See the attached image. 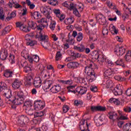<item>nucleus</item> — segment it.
I'll use <instances>...</instances> for the list:
<instances>
[{
	"mask_svg": "<svg viewBox=\"0 0 131 131\" xmlns=\"http://www.w3.org/2000/svg\"><path fill=\"white\" fill-rule=\"evenodd\" d=\"M14 98H24V93L22 91H16L14 93Z\"/></svg>",
	"mask_w": 131,
	"mask_h": 131,
	"instance_id": "28",
	"label": "nucleus"
},
{
	"mask_svg": "<svg viewBox=\"0 0 131 131\" xmlns=\"http://www.w3.org/2000/svg\"><path fill=\"white\" fill-rule=\"evenodd\" d=\"M51 10L52 8L49 7H42L40 8L41 13H42V14L45 16H47V15L51 14Z\"/></svg>",
	"mask_w": 131,
	"mask_h": 131,
	"instance_id": "13",
	"label": "nucleus"
},
{
	"mask_svg": "<svg viewBox=\"0 0 131 131\" xmlns=\"http://www.w3.org/2000/svg\"><path fill=\"white\" fill-rule=\"evenodd\" d=\"M112 81H111V80H106V86L107 89H109L110 88H112Z\"/></svg>",
	"mask_w": 131,
	"mask_h": 131,
	"instance_id": "55",
	"label": "nucleus"
},
{
	"mask_svg": "<svg viewBox=\"0 0 131 131\" xmlns=\"http://www.w3.org/2000/svg\"><path fill=\"white\" fill-rule=\"evenodd\" d=\"M76 92H77L79 95H81V96L86 93V92H88V88L81 86H78L76 89Z\"/></svg>",
	"mask_w": 131,
	"mask_h": 131,
	"instance_id": "11",
	"label": "nucleus"
},
{
	"mask_svg": "<svg viewBox=\"0 0 131 131\" xmlns=\"http://www.w3.org/2000/svg\"><path fill=\"white\" fill-rule=\"evenodd\" d=\"M5 90V92L4 94V96L6 97V98L8 100L9 103H11V101L9 100H12V91L10 89H7V87L6 89H4Z\"/></svg>",
	"mask_w": 131,
	"mask_h": 131,
	"instance_id": "15",
	"label": "nucleus"
},
{
	"mask_svg": "<svg viewBox=\"0 0 131 131\" xmlns=\"http://www.w3.org/2000/svg\"><path fill=\"white\" fill-rule=\"evenodd\" d=\"M36 27H37V30H40V32L41 31H42V29L45 28V25L42 24H40L38 26H37Z\"/></svg>",
	"mask_w": 131,
	"mask_h": 131,
	"instance_id": "63",
	"label": "nucleus"
},
{
	"mask_svg": "<svg viewBox=\"0 0 131 131\" xmlns=\"http://www.w3.org/2000/svg\"><path fill=\"white\" fill-rule=\"evenodd\" d=\"M96 21H97L99 24L101 25H105L107 23L106 18L102 14H98L96 16Z\"/></svg>",
	"mask_w": 131,
	"mask_h": 131,
	"instance_id": "4",
	"label": "nucleus"
},
{
	"mask_svg": "<svg viewBox=\"0 0 131 131\" xmlns=\"http://www.w3.org/2000/svg\"><path fill=\"white\" fill-rule=\"evenodd\" d=\"M126 95L127 96V97L131 96V88H128L127 90V91H126Z\"/></svg>",
	"mask_w": 131,
	"mask_h": 131,
	"instance_id": "64",
	"label": "nucleus"
},
{
	"mask_svg": "<svg viewBox=\"0 0 131 131\" xmlns=\"http://www.w3.org/2000/svg\"><path fill=\"white\" fill-rule=\"evenodd\" d=\"M108 117L112 120H119V116L117 115V113L114 112H110L108 114Z\"/></svg>",
	"mask_w": 131,
	"mask_h": 131,
	"instance_id": "21",
	"label": "nucleus"
},
{
	"mask_svg": "<svg viewBox=\"0 0 131 131\" xmlns=\"http://www.w3.org/2000/svg\"><path fill=\"white\" fill-rule=\"evenodd\" d=\"M30 15L32 18H33V19H35L36 20H38V19L41 18V15H40V13L38 11L31 12Z\"/></svg>",
	"mask_w": 131,
	"mask_h": 131,
	"instance_id": "22",
	"label": "nucleus"
},
{
	"mask_svg": "<svg viewBox=\"0 0 131 131\" xmlns=\"http://www.w3.org/2000/svg\"><path fill=\"white\" fill-rule=\"evenodd\" d=\"M117 72V69H107L104 71L105 76H111L112 74H115Z\"/></svg>",
	"mask_w": 131,
	"mask_h": 131,
	"instance_id": "12",
	"label": "nucleus"
},
{
	"mask_svg": "<svg viewBox=\"0 0 131 131\" xmlns=\"http://www.w3.org/2000/svg\"><path fill=\"white\" fill-rule=\"evenodd\" d=\"M7 89V84L3 82H0V92H3L4 90Z\"/></svg>",
	"mask_w": 131,
	"mask_h": 131,
	"instance_id": "49",
	"label": "nucleus"
},
{
	"mask_svg": "<svg viewBox=\"0 0 131 131\" xmlns=\"http://www.w3.org/2000/svg\"><path fill=\"white\" fill-rule=\"evenodd\" d=\"M22 82L17 78L14 79V81L12 83V88L14 90H18L21 86Z\"/></svg>",
	"mask_w": 131,
	"mask_h": 131,
	"instance_id": "9",
	"label": "nucleus"
},
{
	"mask_svg": "<svg viewBox=\"0 0 131 131\" xmlns=\"http://www.w3.org/2000/svg\"><path fill=\"white\" fill-rule=\"evenodd\" d=\"M37 62L39 61V57L37 55H33V61Z\"/></svg>",
	"mask_w": 131,
	"mask_h": 131,
	"instance_id": "62",
	"label": "nucleus"
},
{
	"mask_svg": "<svg viewBox=\"0 0 131 131\" xmlns=\"http://www.w3.org/2000/svg\"><path fill=\"white\" fill-rule=\"evenodd\" d=\"M41 46L43 47V48H45V49H48L50 46V42L48 40H45V41H43L41 42Z\"/></svg>",
	"mask_w": 131,
	"mask_h": 131,
	"instance_id": "33",
	"label": "nucleus"
},
{
	"mask_svg": "<svg viewBox=\"0 0 131 131\" xmlns=\"http://www.w3.org/2000/svg\"><path fill=\"white\" fill-rule=\"evenodd\" d=\"M4 76L6 77V78H9V77H13V75H14V73L13 71H11V70L7 69L4 71Z\"/></svg>",
	"mask_w": 131,
	"mask_h": 131,
	"instance_id": "25",
	"label": "nucleus"
},
{
	"mask_svg": "<svg viewBox=\"0 0 131 131\" xmlns=\"http://www.w3.org/2000/svg\"><path fill=\"white\" fill-rule=\"evenodd\" d=\"M26 60H28L31 64H32V63H33V55H29L28 57L26 58Z\"/></svg>",
	"mask_w": 131,
	"mask_h": 131,
	"instance_id": "59",
	"label": "nucleus"
},
{
	"mask_svg": "<svg viewBox=\"0 0 131 131\" xmlns=\"http://www.w3.org/2000/svg\"><path fill=\"white\" fill-rule=\"evenodd\" d=\"M34 107L35 110H42L43 108L46 107V102L41 100H36L34 102Z\"/></svg>",
	"mask_w": 131,
	"mask_h": 131,
	"instance_id": "2",
	"label": "nucleus"
},
{
	"mask_svg": "<svg viewBox=\"0 0 131 131\" xmlns=\"http://www.w3.org/2000/svg\"><path fill=\"white\" fill-rule=\"evenodd\" d=\"M8 51L6 49H2L0 51V59L4 61L7 59V57H8Z\"/></svg>",
	"mask_w": 131,
	"mask_h": 131,
	"instance_id": "17",
	"label": "nucleus"
},
{
	"mask_svg": "<svg viewBox=\"0 0 131 131\" xmlns=\"http://www.w3.org/2000/svg\"><path fill=\"white\" fill-rule=\"evenodd\" d=\"M83 123L80 125L79 128L81 131H90L89 127L91 126V123H88V122L86 123V125L84 126V121L82 122Z\"/></svg>",
	"mask_w": 131,
	"mask_h": 131,
	"instance_id": "16",
	"label": "nucleus"
},
{
	"mask_svg": "<svg viewBox=\"0 0 131 131\" xmlns=\"http://www.w3.org/2000/svg\"><path fill=\"white\" fill-rule=\"evenodd\" d=\"M34 77V74L33 73H29L28 75L25 79L24 83L25 85H30L31 84V80Z\"/></svg>",
	"mask_w": 131,
	"mask_h": 131,
	"instance_id": "7",
	"label": "nucleus"
},
{
	"mask_svg": "<svg viewBox=\"0 0 131 131\" xmlns=\"http://www.w3.org/2000/svg\"><path fill=\"white\" fill-rule=\"evenodd\" d=\"M29 119L26 116L22 115L20 116L18 119V123L21 125L23 124H26L28 122Z\"/></svg>",
	"mask_w": 131,
	"mask_h": 131,
	"instance_id": "8",
	"label": "nucleus"
},
{
	"mask_svg": "<svg viewBox=\"0 0 131 131\" xmlns=\"http://www.w3.org/2000/svg\"><path fill=\"white\" fill-rule=\"evenodd\" d=\"M67 66L68 68L74 69L77 68L79 66V64L77 62H70L68 63Z\"/></svg>",
	"mask_w": 131,
	"mask_h": 131,
	"instance_id": "26",
	"label": "nucleus"
},
{
	"mask_svg": "<svg viewBox=\"0 0 131 131\" xmlns=\"http://www.w3.org/2000/svg\"><path fill=\"white\" fill-rule=\"evenodd\" d=\"M82 38H83V34H82V33L80 32L78 33L77 37V41H81Z\"/></svg>",
	"mask_w": 131,
	"mask_h": 131,
	"instance_id": "51",
	"label": "nucleus"
},
{
	"mask_svg": "<svg viewBox=\"0 0 131 131\" xmlns=\"http://www.w3.org/2000/svg\"><path fill=\"white\" fill-rule=\"evenodd\" d=\"M105 118L103 116H100L98 118L95 117L94 121L98 126L102 125L103 124V121L104 120Z\"/></svg>",
	"mask_w": 131,
	"mask_h": 131,
	"instance_id": "14",
	"label": "nucleus"
},
{
	"mask_svg": "<svg viewBox=\"0 0 131 131\" xmlns=\"http://www.w3.org/2000/svg\"><path fill=\"white\" fill-rule=\"evenodd\" d=\"M108 102L110 103H114L115 105H120V101L118 100V99L112 98L110 99Z\"/></svg>",
	"mask_w": 131,
	"mask_h": 131,
	"instance_id": "31",
	"label": "nucleus"
},
{
	"mask_svg": "<svg viewBox=\"0 0 131 131\" xmlns=\"http://www.w3.org/2000/svg\"><path fill=\"white\" fill-rule=\"evenodd\" d=\"M24 107L26 108H31L33 106L32 101L30 100H27L24 104Z\"/></svg>",
	"mask_w": 131,
	"mask_h": 131,
	"instance_id": "27",
	"label": "nucleus"
},
{
	"mask_svg": "<svg viewBox=\"0 0 131 131\" xmlns=\"http://www.w3.org/2000/svg\"><path fill=\"white\" fill-rule=\"evenodd\" d=\"M18 44L16 45H13L10 47V50L14 53V54H17V50H18Z\"/></svg>",
	"mask_w": 131,
	"mask_h": 131,
	"instance_id": "36",
	"label": "nucleus"
},
{
	"mask_svg": "<svg viewBox=\"0 0 131 131\" xmlns=\"http://www.w3.org/2000/svg\"><path fill=\"white\" fill-rule=\"evenodd\" d=\"M108 28L107 26H103L102 28V34L103 35H108Z\"/></svg>",
	"mask_w": 131,
	"mask_h": 131,
	"instance_id": "50",
	"label": "nucleus"
},
{
	"mask_svg": "<svg viewBox=\"0 0 131 131\" xmlns=\"http://www.w3.org/2000/svg\"><path fill=\"white\" fill-rule=\"evenodd\" d=\"M114 78L116 80H118V81H124L126 79L124 78V77H122L120 75L119 76H115Z\"/></svg>",
	"mask_w": 131,
	"mask_h": 131,
	"instance_id": "38",
	"label": "nucleus"
},
{
	"mask_svg": "<svg viewBox=\"0 0 131 131\" xmlns=\"http://www.w3.org/2000/svg\"><path fill=\"white\" fill-rule=\"evenodd\" d=\"M91 110L92 112H96L97 111L104 112L106 111V107L100 105L92 106L91 107Z\"/></svg>",
	"mask_w": 131,
	"mask_h": 131,
	"instance_id": "10",
	"label": "nucleus"
},
{
	"mask_svg": "<svg viewBox=\"0 0 131 131\" xmlns=\"http://www.w3.org/2000/svg\"><path fill=\"white\" fill-rule=\"evenodd\" d=\"M115 63L116 65H117L118 66H122V67H125V65H124L123 63V60H122L121 59H118L115 62Z\"/></svg>",
	"mask_w": 131,
	"mask_h": 131,
	"instance_id": "41",
	"label": "nucleus"
},
{
	"mask_svg": "<svg viewBox=\"0 0 131 131\" xmlns=\"http://www.w3.org/2000/svg\"><path fill=\"white\" fill-rule=\"evenodd\" d=\"M53 13H54L57 17L61 16V11L60 10V9H54Z\"/></svg>",
	"mask_w": 131,
	"mask_h": 131,
	"instance_id": "54",
	"label": "nucleus"
},
{
	"mask_svg": "<svg viewBox=\"0 0 131 131\" xmlns=\"http://www.w3.org/2000/svg\"><path fill=\"white\" fill-rule=\"evenodd\" d=\"M61 91V86L59 85H55L54 86H52V87L50 89V91L53 94H56V93H58Z\"/></svg>",
	"mask_w": 131,
	"mask_h": 131,
	"instance_id": "23",
	"label": "nucleus"
},
{
	"mask_svg": "<svg viewBox=\"0 0 131 131\" xmlns=\"http://www.w3.org/2000/svg\"><path fill=\"white\" fill-rule=\"evenodd\" d=\"M74 22V18L73 17H71L69 18H66L64 20V23L66 25H71L72 23Z\"/></svg>",
	"mask_w": 131,
	"mask_h": 131,
	"instance_id": "29",
	"label": "nucleus"
},
{
	"mask_svg": "<svg viewBox=\"0 0 131 131\" xmlns=\"http://www.w3.org/2000/svg\"><path fill=\"white\" fill-rule=\"evenodd\" d=\"M56 21L52 20L51 21L49 27L51 30H55V28H56Z\"/></svg>",
	"mask_w": 131,
	"mask_h": 131,
	"instance_id": "47",
	"label": "nucleus"
},
{
	"mask_svg": "<svg viewBox=\"0 0 131 131\" xmlns=\"http://www.w3.org/2000/svg\"><path fill=\"white\" fill-rule=\"evenodd\" d=\"M29 27L32 29H35L37 27L36 23L33 21H30L28 23Z\"/></svg>",
	"mask_w": 131,
	"mask_h": 131,
	"instance_id": "34",
	"label": "nucleus"
},
{
	"mask_svg": "<svg viewBox=\"0 0 131 131\" xmlns=\"http://www.w3.org/2000/svg\"><path fill=\"white\" fill-rule=\"evenodd\" d=\"M94 63L91 62L89 66H87L84 69L85 73L87 74L86 79L88 82H93L94 80H96L97 77L96 73L94 71Z\"/></svg>",
	"mask_w": 131,
	"mask_h": 131,
	"instance_id": "1",
	"label": "nucleus"
},
{
	"mask_svg": "<svg viewBox=\"0 0 131 131\" xmlns=\"http://www.w3.org/2000/svg\"><path fill=\"white\" fill-rule=\"evenodd\" d=\"M62 59V53H61V51H57L55 56V60L56 61H59Z\"/></svg>",
	"mask_w": 131,
	"mask_h": 131,
	"instance_id": "40",
	"label": "nucleus"
},
{
	"mask_svg": "<svg viewBox=\"0 0 131 131\" xmlns=\"http://www.w3.org/2000/svg\"><path fill=\"white\" fill-rule=\"evenodd\" d=\"M11 31V27L10 26L6 27L4 30L2 31V35H5V34H7L8 32Z\"/></svg>",
	"mask_w": 131,
	"mask_h": 131,
	"instance_id": "44",
	"label": "nucleus"
},
{
	"mask_svg": "<svg viewBox=\"0 0 131 131\" xmlns=\"http://www.w3.org/2000/svg\"><path fill=\"white\" fill-rule=\"evenodd\" d=\"M74 50H76V51H78L80 53H83L85 50V47L83 45L80 44L78 45L77 46L74 47Z\"/></svg>",
	"mask_w": 131,
	"mask_h": 131,
	"instance_id": "24",
	"label": "nucleus"
},
{
	"mask_svg": "<svg viewBox=\"0 0 131 131\" xmlns=\"http://www.w3.org/2000/svg\"><path fill=\"white\" fill-rule=\"evenodd\" d=\"M123 91V86L121 85H118L113 90V93L115 96H120L122 95Z\"/></svg>",
	"mask_w": 131,
	"mask_h": 131,
	"instance_id": "5",
	"label": "nucleus"
},
{
	"mask_svg": "<svg viewBox=\"0 0 131 131\" xmlns=\"http://www.w3.org/2000/svg\"><path fill=\"white\" fill-rule=\"evenodd\" d=\"M123 129L124 131H131V123H126L123 126Z\"/></svg>",
	"mask_w": 131,
	"mask_h": 131,
	"instance_id": "32",
	"label": "nucleus"
},
{
	"mask_svg": "<svg viewBox=\"0 0 131 131\" xmlns=\"http://www.w3.org/2000/svg\"><path fill=\"white\" fill-rule=\"evenodd\" d=\"M27 46H30V47H33L36 45H37V42L35 40H31L27 42Z\"/></svg>",
	"mask_w": 131,
	"mask_h": 131,
	"instance_id": "42",
	"label": "nucleus"
},
{
	"mask_svg": "<svg viewBox=\"0 0 131 131\" xmlns=\"http://www.w3.org/2000/svg\"><path fill=\"white\" fill-rule=\"evenodd\" d=\"M33 84L35 88L38 89L41 86V79L40 77L35 78L34 79Z\"/></svg>",
	"mask_w": 131,
	"mask_h": 131,
	"instance_id": "19",
	"label": "nucleus"
},
{
	"mask_svg": "<svg viewBox=\"0 0 131 131\" xmlns=\"http://www.w3.org/2000/svg\"><path fill=\"white\" fill-rule=\"evenodd\" d=\"M73 13L75 16L76 17H81V15L79 13V12H78V10H77V8L74 9V10H73Z\"/></svg>",
	"mask_w": 131,
	"mask_h": 131,
	"instance_id": "53",
	"label": "nucleus"
},
{
	"mask_svg": "<svg viewBox=\"0 0 131 131\" xmlns=\"http://www.w3.org/2000/svg\"><path fill=\"white\" fill-rule=\"evenodd\" d=\"M28 65V63H27V61L25 60H21L20 61V66L21 67H26Z\"/></svg>",
	"mask_w": 131,
	"mask_h": 131,
	"instance_id": "61",
	"label": "nucleus"
},
{
	"mask_svg": "<svg viewBox=\"0 0 131 131\" xmlns=\"http://www.w3.org/2000/svg\"><path fill=\"white\" fill-rule=\"evenodd\" d=\"M53 84L54 81L52 80L47 81L43 84L42 86L43 89L44 91H47V90H49Z\"/></svg>",
	"mask_w": 131,
	"mask_h": 131,
	"instance_id": "20",
	"label": "nucleus"
},
{
	"mask_svg": "<svg viewBox=\"0 0 131 131\" xmlns=\"http://www.w3.org/2000/svg\"><path fill=\"white\" fill-rule=\"evenodd\" d=\"M21 57L25 58V59L28 57L29 55V53H28V51L27 50H23L21 53Z\"/></svg>",
	"mask_w": 131,
	"mask_h": 131,
	"instance_id": "45",
	"label": "nucleus"
},
{
	"mask_svg": "<svg viewBox=\"0 0 131 131\" xmlns=\"http://www.w3.org/2000/svg\"><path fill=\"white\" fill-rule=\"evenodd\" d=\"M0 19L4 21L5 20V13H4V9L0 7Z\"/></svg>",
	"mask_w": 131,
	"mask_h": 131,
	"instance_id": "43",
	"label": "nucleus"
},
{
	"mask_svg": "<svg viewBox=\"0 0 131 131\" xmlns=\"http://www.w3.org/2000/svg\"><path fill=\"white\" fill-rule=\"evenodd\" d=\"M69 55H70V56H73V57H74V59H75V58H80V56H81L80 53H74V52H73L72 51H69Z\"/></svg>",
	"mask_w": 131,
	"mask_h": 131,
	"instance_id": "30",
	"label": "nucleus"
},
{
	"mask_svg": "<svg viewBox=\"0 0 131 131\" xmlns=\"http://www.w3.org/2000/svg\"><path fill=\"white\" fill-rule=\"evenodd\" d=\"M104 61H105V57H104V56H103V55L100 54L99 55L98 59H97V61L101 62V63H103V62H104Z\"/></svg>",
	"mask_w": 131,
	"mask_h": 131,
	"instance_id": "56",
	"label": "nucleus"
},
{
	"mask_svg": "<svg viewBox=\"0 0 131 131\" xmlns=\"http://www.w3.org/2000/svg\"><path fill=\"white\" fill-rule=\"evenodd\" d=\"M26 113L28 115H33L34 110L31 108H26Z\"/></svg>",
	"mask_w": 131,
	"mask_h": 131,
	"instance_id": "39",
	"label": "nucleus"
},
{
	"mask_svg": "<svg viewBox=\"0 0 131 131\" xmlns=\"http://www.w3.org/2000/svg\"><path fill=\"white\" fill-rule=\"evenodd\" d=\"M24 71L25 73H31L32 71V67H29V66H27L24 68Z\"/></svg>",
	"mask_w": 131,
	"mask_h": 131,
	"instance_id": "35",
	"label": "nucleus"
},
{
	"mask_svg": "<svg viewBox=\"0 0 131 131\" xmlns=\"http://www.w3.org/2000/svg\"><path fill=\"white\" fill-rule=\"evenodd\" d=\"M9 60L11 64H15V56L14 55L10 54Z\"/></svg>",
	"mask_w": 131,
	"mask_h": 131,
	"instance_id": "48",
	"label": "nucleus"
},
{
	"mask_svg": "<svg viewBox=\"0 0 131 131\" xmlns=\"http://www.w3.org/2000/svg\"><path fill=\"white\" fill-rule=\"evenodd\" d=\"M9 101L14 105H21L24 103V98H20V97H14L13 99H9Z\"/></svg>",
	"mask_w": 131,
	"mask_h": 131,
	"instance_id": "6",
	"label": "nucleus"
},
{
	"mask_svg": "<svg viewBox=\"0 0 131 131\" xmlns=\"http://www.w3.org/2000/svg\"><path fill=\"white\" fill-rule=\"evenodd\" d=\"M114 52L117 56H122L125 53V48L123 46L116 45L114 49Z\"/></svg>",
	"mask_w": 131,
	"mask_h": 131,
	"instance_id": "3",
	"label": "nucleus"
},
{
	"mask_svg": "<svg viewBox=\"0 0 131 131\" xmlns=\"http://www.w3.org/2000/svg\"><path fill=\"white\" fill-rule=\"evenodd\" d=\"M38 37L41 42L49 39V37H48V35H46L43 31H41L39 32Z\"/></svg>",
	"mask_w": 131,
	"mask_h": 131,
	"instance_id": "18",
	"label": "nucleus"
},
{
	"mask_svg": "<svg viewBox=\"0 0 131 131\" xmlns=\"http://www.w3.org/2000/svg\"><path fill=\"white\" fill-rule=\"evenodd\" d=\"M99 57H100V54H99L98 52H95L92 55V59L94 60V61H97L98 59H99Z\"/></svg>",
	"mask_w": 131,
	"mask_h": 131,
	"instance_id": "46",
	"label": "nucleus"
},
{
	"mask_svg": "<svg viewBox=\"0 0 131 131\" xmlns=\"http://www.w3.org/2000/svg\"><path fill=\"white\" fill-rule=\"evenodd\" d=\"M20 30L24 31L25 32H29V31H30V30H29L28 27L27 26H24V25L21 27Z\"/></svg>",
	"mask_w": 131,
	"mask_h": 131,
	"instance_id": "57",
	"label": "nucleus"
},
{
	"mask_svg": "<svg viewBox=\"0 0 131 131\" xmlns=\"http://www.w3.org/2000/svg\"><path fill=\"white\" fill-rule=\"evenodd\" d=\"M33 36H34L33 34H27L25 36V38L26 40H29V41L31 40L30 38H31V37H33Z\"/></svg>",
	"mask_w": 131,
	"mask_h": 131,
	"instance_id": "58",
	"label": "nucleus"
},
{
	"mask_svg": "<svg viewBox=\"0 0 131 131\" xmlns=\"http://www.w3.org/2000/svg\"><path fill=\"white\" fill-rule=\"evenodd\" d=\"M83 102L81 100H75L74 101V105L75 106H79V105H82Z\"/></svg>",
	"mask_w": 131,
	"mask_h": 131,
	"instance_id": "60",
	"label": "nucleus"
},
{
	"mask_svg": "<svg viewBox=\"0 0 131 131\" xmlns=\"http://www.w3.org/2000/svg\"><path fill=\"white\" fill-rule=\"evenodd\" d=\"M125 59L127 62H130L131 61V51H128L125 56Z\"/></svg>",
	"mask_w": 131,
	"mask_h": 131,
	"instance_id": "37",
	"label": "nucleus"
},
{
	"mask_svg": "<svg viewBox=\"0 0 131 131\" xmlns=\"http://www.w3.org/2000/svg\"><path fill=\"white\" fill-rule=\"evenodd\" d=\"M43 115H45V112H36L34 114V117H41V116H43Z\"/></svg>",
	"mask_w": 131,
	"mask_h": 131,
	"instance_id": "52",
	"label": "nucleus"
}]
</instances>
